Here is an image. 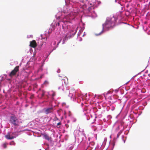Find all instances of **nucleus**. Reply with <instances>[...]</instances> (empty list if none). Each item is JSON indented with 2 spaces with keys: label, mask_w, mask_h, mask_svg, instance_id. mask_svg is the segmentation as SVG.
Wrapping results in <instances>:
<instances>
[{
  "label": "nucleus",
  "mask_w": 150,
  "mask_h": 150,
  "mask_svg": "<svg viewBox=\"0 0 150 150\" xmlns=\"http://www.w3.org/2000/svg\"><path fill=\"white\" fill-rule=\"evenodd\" d=\"M112 19L111 18L107 19L105 23L103 25V29H106L109 30L110 29L113 28L115 26V25L114 24V22L115 21V19L112 18V23L109 22V21Z\"/></svg>",
  "instance_id": "obj_1"
},
{
  "label": "nucleus",
  "mask_w": 150,
  "mask_h": 150,
  "mask_svg": "<svg viewBox=\"0 0 150 150\" xmlns=\"http://www.w3.org/2000/svg\"><path fill=\"white\" fill-rule=\"evenodd\" d=\"M59 76L60 77H62V83H63V81H64L65 85H67L68 83V80L67 77L65 76L64 75H62V76L59 75ZM58 89H61L63 91H64V84L63 83H62L61 82H59L58 83Z\"/></svg>",
  "instance_id": "obj_2"
},
{
  "label": "nucleus",
  "mask_w": 150,
  "mask_h": 150,
  "mask_svg": "<svg viewBox=\"0 0 150 150\" xmlns=\"http://www.w3.org/2000/svg\"><path fill=\"white\" fill-rule=\"evenodd\" d=\"M10 122L14 126H18L19 125L18 120L14 115L12 114V115L10 117Z\"/></svg>",
  "instance_id": "obj_3"
},
{
  "label": "nucleus",
  "mask_w": 150,
  "mask_h": 150,
  "mask_svg": "<svg viewBox=\"0 0 150 150\" xmlns=\"http://www.w3.org/2000/svg\"><path fill=\"white\" fill-rule=\"evenodd\" d=\"M19 66H16L9 74V76L12 77L13 76L16 75V73L19 71Z\"/></svg>",
  "instance_id": "obj_4"
},
{
  "label": "nucleus",
  "mask_w": 150,
  "mask_h": 150,
  "mask_svg": "<svg viewBox=\"0 0 150 150\" xmlns=\"http://www.w3.org/2000/svg\"><path fill=\"white\" fill-rule=\"evenodd\" d=\"M45 113L47 115L51 113H52L54 111V108L52 107L44 109Z\"/></svg>",
  "instance_id": "obj_5"
},
{
  "label": "nucleus",
  "mask_w": 150,
  "mask_h": 150,
  "mask_svg": "<svg viewBox=\"0 0 150 150\" xmlns=\"http://www.w3.org/2000/svg\"><path fill=\"white\" fill-rule=\"evenodd\" d=\"M109 18H114V19H115V22H114V24L115 25V23L116 22L117 20V17L116 16L111 15L110 16V17H107V19H108ZM112 19L110 20L109 21V22H110L111 23H112Z\"/></svg>",
  "instance_id": "obj_6"
},
{
  "label": "nucleus",
  "mask_w": 150,
  "mask_h": 150,
  "mask_svg": "<svg viewBox=\"0 0 150 150\" xmlns=\"http://www.w3.org/2000/svg\"><path fill=\"white\" fill-rule=\"evenodd\" d=\"M30 46L32 47L35 48L37 46V43L35 40H33L30 42Z\"/></svg>",
  "instance_id": "obj_7"
},
{
  "label": "nucleus",
  "mask_w": 150,
  "mask_h": 150,
  "mask_svg": "<svg viewBox=\"0 0 150 150\" xmlns=\"http://www.w3.org/2000/svg\"><path fill=\"white\" fill-rule=\"evenodd\" d=\"M42 135L48 141H51L52 138L51 137L49 136L47 134H42Z\"/></svg>",
  "instance_id": "obj_8"
},
{
  "label": "nucleus",
  "mask_w": 150,
  "mask_h": 150,
  "mask_svg": "<svg viewBox=\"0 0 150 150\" xmlns=\"http://www.w3.org/2000/svg\"><path fill=\"white\" fill-rule=\"evenodd\" d=\"M5 137L8 139H12L14 138V137L13 136L11 137L9 133L5 135Z\"/></svg>",
  "instance_id": "obj_9"
},
{
  "label": "nucleus",
  "mask_w": 150,
  "mask_h": 150,
  "mask_svg": "<svg viewBox=\"0 0 150 150\" xmlns=\"http://www.w3.org/2000/svg\"><path fill=\"white\" fill-rule=\"evenodd\" d=\"M7 144L6 143H4L2 145V146L5 148H6L7 147Z\"/></svg>",
  "instance_id": "obj_10"
},
{
  "label": "nucleus",
  "mask_w": 150,
  "mask_h": 150,
  "mask_svg": "<svg viewBox=\"0 0 150 150\" xmlns=\"http://www.w3.org/2000/svg\"><path fill=\"white\" fill-rule=\"evenodd\" d=\"M41 92H42V94H41V95L42 97H43L44 96V95H45V92L43 90H42L41 91Z\"/></svg>",
  "instance_id": "obj_11"
},
{
  "label": "nucleus",
  "mask_w": 150,
  "mask_h": 150,
  "mask_svg": "<svg viewBox=\"0 0 150 150\" xmlns=\"http://www.w3.org/2000/svg\"><path fill=\"white\" fill-rule=\"evenodd\" d=\"M49 83V82L47 81H45L44 83V84L45 85L48 84Z\"/></svg>",
  "instance_id": "obj_12"
},
{
  "label": "nucleus",
  "mask_w": 150,
  "mask_h": 150,
  "mask_svg": "<svg viewBox=\"0 0 150 150\" xmlns=\"http://www.w3.org/2000/svg\"><path fill=\"white\" fill-rule=\"evenodd\" d=\"M120 129L119 126H118L117 128L116 129V130L117 131H118Z\"/></svg>",
  "instance_id": "obj_13"
},
{
  "label": "nucleus",
  "mask_w": 150,
  "mask_h": 150,
  "mask_svg": "<svg viewBox=\"0 0 150 150\" xmlns=\"http://www.w3.org/2000/svg\"><path fill=\"white\" fill-rule=\"evenodd\" d=\"M61 125V122H59V123H58L57 124V126L59 125Z\"/></svg>",
  "instance_id": "obj_14"
},
{
  "label": "nucleus",
  "mask_w": 150,
  "mask_h": 150,
  "mask_svg": "<svg viewBox=\"0 0 150 150\" xmlns=\"http://www.w3.org/2000/svg\"><path fill=\"white\" fill-rule=\"evenodd\" d=\"M41 37H42V38H41V39H45V38H45V37L43 38V37H42V35H41Z\"/></svg>",
  "instance_id": "obj_15"
},
{
  "label": "nucleus",
  "mask_w": 150,
  "mask_h": 150,
  "mask_svg": "<svg viewBox=\"0 0 150 150\" xmlns=\"http://www.w3.org/2000/svg\"><path fill=\"white\" fill-rule=\"evenodd\" d=\"M60 69H59L57 71V72L58 73H59V72H60Z\"/></svg>",
  "instance_id": "obj_16"
},
{
  "label": "nucleus",
  "mask_w": 150,
  "mask_h": 150,
  "mask_svg": "<svg viewBox=\"0 0 150 150\" xmlns=\"http://www.w3.org/2000/svg\"><path fill=\"white\" fill-rule=\"evenodd\" d=\"M59 22H58V23H57V25L58 26H59Z\"/></svg>",
  "instance_id": "obj_17"
},
{
  "label": "nucleus",
  "mask_w": 150,
  "mask_h": 150,
  "mask_svg": "<svg viewBox=\"0 0 150 150\" xmlns=\"http://www.w3.org/2000/svg\"><path fill=\"white\" fill-rule=\"evenodd\" d=\"M83 135L84 136V137H85L86 136V135L85 134L83 133Z\"/></svg>",
  "instance_id": "obj_18"
},
{
  "label": "nucleus",
  "mask_w": 150,
  "mask_h": 150,
  "mask_svg": "<svg viewBox=\"0 0 150 150\" xmlns=\"http://www.w3.org/2000/svg\"><path fill=\"white\" fill-rule=\"evenodd\" d=\"M119 135L118 134H117V137H119Z\"/></svg>",
  "instance_id": "obj_19"
},
{
  "label": "nucleus",
  "mask_w": 150,
  "mask_h": 150,
  "mask_svg": "<svg viewBox=\"0 0 150 150\" xmlns=\"http://www.w3.org/2000/svg\"><path fill=\"white\" fill-rule=\"evenodd\" d=\"M52 96H54V94H52Z\"/></svg>",
  "instance_id": "obj_20"
},
{
  "label": "nucleus",
  "mask_w": 150,
  "mask_h": 150,
  "mask_svg": "<svg viewBox=\"0 0 150 150\" xmlns=\"http://www.w3.org/2000/svg\"><path fill=\"white\" fill-rule=\"evenodd\" d=\"M56 119H57V120H58V118H56Z\"/></svg>",
  "instance_id": "obj_21"
},
{
  "label": "nucleus",
  "mask_w": 150,
  "mask_h": 150,
  "mask_svg": "<svg viewBox=\"0 0 150 150\" xmlns=\"http://www.w3.org/2000/svg\"><path fill=\"white\" fill-rule=\"evenodd\" d=\"M47 38H46V39H47Z\"/></svg>",
  "instance_id": "obj_22"
}]
</instances>
